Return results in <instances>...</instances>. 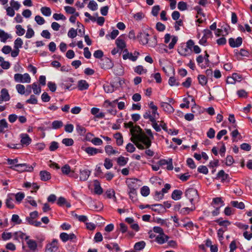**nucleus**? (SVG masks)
Returning a JSON list of instances; mask_svg holds the SVG:
<instances>
[{"mask_svg": "<svg viewBox=\"0 0 252 252\" xmlns=\"http://www.w3.org/2000/svg\"><path fill=\"white\" fill-rule=\"evenodd\" d=\"M60 238L61 240L65 243L68 240H73L76 238L75 235L73 233L67 234L65 232H62L60 234Z\"/></svg>", "mask_w": 252, "mask_h": 252, "instance_id": "nucleus-13", "label": "nucleus"}, {"mask_svg": "<svg viewBox=\"0 0 252 252\" xmlns=\"http://www.w3.org/2000/svg\"><path fill=\"white\" fill-rule=\"evenodd\" d=\"M216 221L220 226L223 227V229H227V227L231 224V222L228 220H223L222 218H219Z\"/></svg>", "mask_w": 252, "mask_h": 252, "instance_id": "nucleus-25", "label": "nucleus"}, {"mask_svg": "<svg viewBox=\"0 0 252 252\" xmlns=\"http://www.w3.org/2000/svg\"><path fill=\"white\" fill-rule=\"evenodd\" d=\"M114 137L116 140L117 145L118 146H122L124 142L122 134L120 132H117L114 135Z\"/></svg>", "mask_w": 252, "mask_h": 252, "instance_id": "nucleus-32", "label": "nucleus"}, {"mask_svg": "<svg viewBox=\"0 0 252 252\" xmlns=\"http://www.w3.org/2000/svg\"><path fill=\"white\" fill-rule=\"evenodd\" d=\"M139 53L137 51H135L133 54L131 53H129L127 49H126L123 51V58L126 60L129 59L130 60L134 62L137 59Z\"/></svg>", "mask_w": 252, "mask_h": 252, "instance_id": "nucleus-8", "label": "nucleus"}, {"mask_svg": "<svg viewBox=\"0 0 252 252\" xmlns=\"http://www.w3.org/2000/svg\"><path fill=\"white\" fill-rule=\"evenodd\" d=\"M88 7L92 11L96 10L98 8L97 4L94 0H91L88 4Z\"/></svg>", "mask_w": 252, "mask_h": 252, "instance_id": "nucleus-51", "label": "nucleus"}, {"mask_svg": "<svg viewBox=\"0 0 252 252\" xmlns=\"http://www.w3.org/2000/svg\"><path fill=\"white\" fill-rule=\"evenodd\" d=\"M13 237V234L11 232H3L1 234V238L3 241H7Z\"/></svg>", "mask_w": 252, "mask_h": 252, "instance_id": "nucleus-46", "label": "nucleus"}, {"mask_svg": "<svg viewBox=\"0 0 252 252\" xmlns=\"http://www.w3.org/2000/svg\"><path fill=\"white\" fill-rule=\"evenodd\" d=\"M195 209L194 205H192L191 208L185 207L180 210V214L182 215H186L189 214V213Z\"/></svg>", "mask_w": 252, "mask_h": 252, "instance_id": "nucleus-38", "label": "nucleus"}, {"mask_svg": "<svg viewBox=\"0 0 252 252\" xmlns=\"http://www.w3.org/2000/svg\"><path fill=\"white\" fill-rule=\"evenodd\" d=\"M10 4L11 5V7L16 10H18L21 6L19 2L15 1L14 0H11Z\"/></svg>", "mask_w": 252, "mask_h": 252, "instance_id": "nucleus-59", "label": "nucleus"}, {"mask_svg": "<svg viewBox=\"0 0 252 252\" xmlns=\"http://www.w3.org/2000/svg\"><path fill=\"white\" fill-rule=\"evenodd\" d=\"M89 86V84L86 80H81L78 82V88L79 90L83 91L88 89Z\"/></svg>", "mask_w": 252, "mask_h": 252, "instance_id": "nucleus-26", "label": "nucleus"}, {"mask_svg": "<svg viewBox=\"0 0 252 252\" xmlns=\"http://www.w3.org/2000/svg\"><path fill=\"white\" fill-rule=\"evenodd\" d=\"M21 138L20 142L22 145L28 146L32 142V139L27 133H21L20 135Z\"/></svg>", "mask_w": 252, "mask_h": 252, "instance_id": "nucleus-16", "label": "nucleus"}, {"mask_svg": "<svg viewBox=\"0 0 252 252\" xmlns=\"http://www.w3.org/2000/svg\"><path fill=\"white\" fill-rule=\"evenodd\" d=\"M61 170L63 174L66 175H69V174L72 171L71 170L70 167L68 164H65L61 168Z\"/></svg>", "mask_w": 252, "mask_h": 252, "instance_id": "nucleus-49", "label": "nucleus"}, {"mask_svg": "<svg viewBox=\"0 0 252 252\" xmlns=\"http://www.w3.org/2000/svg\"><path fill=\"white\" fill-rule=\"evenodd\" d=\"M106 194L108 198L110 199L112 198L114 201H116L117 198L115 196V192L114 189H109L107 190L106 192Z\"/></svg>", "mask_w": 252, "mask_h": 252, "instance_id": "nucleus-43", "label": "nucleus"}, {"mask_svg": "<svg viewBox=\"0 0 252 252\" xmlns=\"http://www.w3.org/2000/svg\"><path fill=\"white\" fill-rule=\"evenodd\" d=\"M76 129L77 133L80 135L85 134L86 131V128L80 125H77Z\"/></svg>", "mask_w": 252, "mask_h": 252, "instance_id": "nucleus-52", "label": "nucleus"}, {"mask_svg": "<svg viewBox=\"0 0 252 252\" xmlns=\"http://www.w3.org/2000/svg\"><path fill=\"white\" fill-rule=\"evenodd\" d=\"M84 150L89 156H94L98 153H102L103 152V151L101 149L91 147H87Z\"/></svg>", "mask_w": 252, "mask_h": 252, "instance_id": "nucleus-18", "label": "nucleus"}, {"mask_svg": "<svg viewBox=\"0 0 252 252\" xmlns=\"http://www.w3.org/2000/svg\"><path fill=\"white\" fill-rule=\"evenodd\" d=\"M164 43H168L170 39L171 38V42L169 44L168 47L169 49H172L174 48L175 45L177 43L178 41L177 36L173 35L171 36L169 33H166L164 35Z\"/></svg>", "mask_w": 252, "mask_h": 252, "instance_id": "nucleus-7", "label": "nucleus"}, {"mask_svg": "<svg viewBox=\"0 0 252 252\" xmlns=\"http://www.w3.org/2000/svg\"><path fill=\"white\" fill-rule=\"evenodd\" d=\"M185 195L192 205H194V201H198L199 199L197 191L193 188L187 189L185 192Z\"/></svg>", "mask_w": 252, "mask_h": 252, "instance_id": "nucleus-4", "label": "nucleus"}, {"mask_svg": "<svg viewBox=\"0 0 252 252\" xmlns=\"http://www.w3.org/2000/svg\"><path fill=\"white\" fill-rule=\"evenodd\" d=\"M16 89L18 93L21 94H25V87L23 85L17 84L16 85Z\"/></svg>", "mask_w": 252, "mask_h": 252, "instance_id": "nucleus-58", "label": "nucleus"}, {"mask_svg": "<svg viewBox=\"0 0 252 252\" xmlns=\"http://www.w3.org/2000/svg\"><path fill=\"white\" fill-rule=\"evenodd\" d=\"M16 33L19 36L23 35L25 32V30L24 29L22 28V27L20 25H18L16 26Z\"/></svg>", "mask_w": 252, "mask_h": 252, "instance_id": "nucleus-60", "label": "nucleus"}, {"mask_svg": "<svg viewBox=\"0 0 252 252\" xmlns=\"http://www.w3.org/2000/svg\"><path fill=\"white\" fill-rule=\"evenodd\" d=\"M8 127V124L5 119L0 120V133H4Z\"/></svg>", "mask_w": 252, "mask_h": 252, "instance_id": "nucleus-34", "label": "nucleus"}, {"mask_svg": "<svg viewBox=\"0 0 252 252\" xmlns=\"http://www.w3.org/2000/svg\"><path fill=\"white\" fill-rule=\"evenodd\" d=\"M14 79L16 82L21 83H29L31 81V78L27 73L23 74L16 73L14 74Z\"/></svg>", "mask_w": 252, "mask_h": 252, "instance_id": "nucleus-5", "label": "nucleus"}, {"mask_svg": "<svg viewBox=\"0 0 252 252\" xmlns=\"http://www.w3.org/2000/svg\"><path fill=\"white\" fill-rule=\"evenodd\" d=\"M116 44L118 48L121 50H123L126 47V44L125 41L121 37H118L116 40Z\"/></svg>", "mask_w": 252, "mask_h": 252, "instance_id": "nucleus-33", "label": "nucleus"}, {"mask_svg": "<svg viewBox=\"0 0 252 252\" xmlns=\"http://www.w3.org/2000/svg\"><path fill=\"white\" fill-rule=\"evenodd\" d=\"M23 44V40L20 37L17 38L14 41V49H19L22 47Z\"/></svg>", "mask_w": 252, "mask_h": 252, "instance_id": "nucleus-50", "label": "nucleus"}, {"mask_svg": "<svg viewBox=\"0 0 252 252\" xmlns=\"http://www.w3.org/2000/svg\"><path fill=\"white\" fill-rule=\"evenodd\" d=\"M100 65L102 68L109 69L112 68L114 65L112 61L108 58H105L101 60Z\"/></svg>", "mask_w": 252, "mask_h": 252, "instance_id": "nucleus-12", "label": "nucleus"}, {"mask_svg": "<svg viewBox=\"0 0 252 252\" xmlns=\"http://www.w3.org/2000/svg\"><path fill=\"white\" fill-rule=\"evenodd\" d=\"M141 194L143 196H147L150 194V189L147 186H144L141 189Z\"/></svg>", "mask_w": 252, "mask_h": 252, "instance_id": "nucleus-55", "label": "nucleus"}, {"mask_svg": "<svg viewBox=\"0 0 252 252\" xmlns=\"http://www.w3.org/2000/svg\"><path fill=\"white\" fill-rule=\"evenodd\" d=\"M39 174L42 181H46L51 178L50 173L46 171H41Z\"/></svg>", "mask_w": 252, "mask_h": 252, "instance_id": "nucleus-28", "label": "nucleus"}, {"mask_svg": "<svg viewBox=\"0 0 252 252\" xmlns=\"http://www.w3.org/2000/svg\"><path fill=\"white\" fill-rule=\"evenodd\" d=\"M73 216L75 217L78 220L81 222H85L88 220V218L86 216L84 215H78L76 214H73Z\"/></svg>", "mask_w": 252, "mask_h": 252, "instance_id": "nucleus-63", "label": "nucleus"}, {"mask_svg": "<svg viewBox=\"0 0 252 252\" xmlns=\"http://www.w3.org/2000/svg\"><path fill=\"white\" fill-rule=\"evenodd\" d=\"M177 51L180 55L184 57L190 56L192 52V51L191 50V49H189V48H188L184 43L181 44L178 47Z\"/></svg>", "mask_w": 252, "mask_h": 252, "instance_id": "nucleus-9", "label": "nucleus"}, {"mask_svg": "<svg viewBox=\"0 0 252 252\" xmlns=\"http://www.w3.org/2000/svg\"><path fill=\"white\" fill-rule=\"evenodd\" d=\"M228 42L230 47L232 48L238 47L242 43V38L241 37H238L236 39L230 38Z\"/></svg>", "mask_w": 252, "mask_h": 252, "instance_id": "nucleus-15", "label": "nucleus"}, {"mask_svg": "<svg viewBox=\"0 0 252 252\" xmlns=\"http://www.w3.org/2000/svg\"><path fill=\"white\" fill-rule=\"evenodd\" d=\"M146 245V243L144 241H141L137 242L134 246V249L135 251H140L143 249Z\"/></svg>", "mask_w": 252, "mask_h": 252, "instance_id": "nucleus-41", "label": "nucleus"}, {"mask_svg": "<svg viewBox=\"0 0 252 252\" xmlns=\"http://www.w3.org/2000/svg\"><path fill=\"white\" fill-rule=\"evenodd\" d=\"M119 32L117 30H114L110 34L106 35V38L107 39H114L118 35Z\"/></svg>", "mask_w": 252, "mask_h": 252, "instance_id": "nucleus-42", "label": "nucleus"}, {"mask_svg": "<svg viewBox=\"0 0 252 252\" xmlns=\"http://www.w3.org/2000/svg\"><path fill=\"white\" fill-rule=\"evenodd\" d=\"M40 10L42 14L45 16H50L51 14V9L48 7H42Z\"/></svg>", "mask_w": 252, "mask_h": 252, "instance_id": "nucleus-48", "label": "nucleus"}, {"mask_svg": "<svg viewBox=\"0 0 252 252\" xmlns=\"http://www.w3.org/2000/svg\"><path fill=\"white\" fill-rule=\"evenodd\" d=\"M59 241L53 239L51 242L47 244L45 252H59Z\"/></svg>", "mask_w": 252, "mask_h": 252, "instance_id": "nucleus-6", "label": "nucleus"}, {"mask_svg": "<svg viewBox=\"0 0 252 252\" xmlns=\"http://www.w3.org/2000/svg\"><path fill=\"white\" fill-rule=\"evenodd\" d=\"M160 105L163 111L167 113H172L174 111V109L169 103L161 102Z\"/></svg>", "mask_w": 252, "mask_h": 252, "instance_id": "nucleus-17", "label": "nucleus"}, {"mask_svg": "<svg viewBox=\"0 0 252 252\" xmlns=\"http://www.w3.org/2000/svg\"><path fill=\"white\" fill-rule=\"evenodd\" d=\"M230 203L232 206L239 209H243L245 208V204L242 202H238L237 201H232Z\"/></svg>", "mask_w": 252, "mask_h": 252, "instance_id": "nucleus-45", "label": "nucleus"}, {"mask_svg": "<svg viewBox=\"0 0 252 252\" xmlns=\"http://www.w3.org/2000/svg\"><path fill=\"white\" fill-rule=\"evenodd\" d=\"M197 171L198 172L205 175L207 174L208 173L207 167L204 165L199 166L197 168Z\"/></svg>", "mask_w": 252, "mask_h": 252, "instance_id": "nucleus-64", "label": "nucleus"}, {"mask_svg": "<svg viewBox=\"0 0 252 252\" xmlns=\"http://www.w3.org/2000/svg\"><path fill=\"white\" fill-rule=\"evenodd\" d=\"M105 247L110 251L115 249L117 252H118L120 250V248L116 243H111L109 244H106L105 245Z\"/></svg>", "mask_w": 252, "mask_h": 252, "instance_id": "nucleus-36", "label": "nucleus"}, {"mask_svg": "<svg viewBox=\"0 0 252 252\" xmlns=\"http://www.w3.org/2000/svg\"><path fill=\"white\" fill-rule=\"evenodd\" d=\"M38 216V213L37 211H35L31 212L29 217H26L25 223L33 225L36 227H42L41 226V222L39 221H37L35 219Z\"/></svg>", "mask_w": 252, "mask_h": 252, "instance_id": "nucleus-3", "label": "nucleus"}, {"mask_svg": "<svg viewBox=\"0 0 252 252\" xmlns=\"http://www.w3.org/2000/svg\"><path fill=\"white\" fill-rule=\"evenodd\" d=\"M94 192L95 194L100 195L103 192V189L101 187L99 183L97 181H95L94 184Z\"/></svg>", "mask_w": 252, "mask_h": 252, "instance_id": "nucleus-30", "label": "nucleus"}, {"mask_svg": "<svg viewBox=\"0 0 252 252\" xmlns=\"http://www.w3.org/2000/svg\"><path fill=\"white\" fill-rule=\"evenodd\" d=\"M104 166L107 169H109L111 168L113 166V163L112 162V160L108 158H106L104 159Z\"/></svg>", "mask_w": 252, "mask_h": 252, "instance_id": "nucleus-57", "label": "nucleus"}, {"mask_svg": "<svg viewBox=\"0 0 252 252\" xmlns=\"http://www.w3.org/2000/svg\"><path fill=\"white\" fill-rule=\"evenodd\" d=\"M11 38L10 34L0 29V39L2 42H5L8 38Z\"/></svg>", "mask_w": 252, "mask_h": 252, "instance_id": "nucleus-29", "label": "nucleus"}, {"mask_svg": "<svg viewBox=\"0 0 252 252\" xmlns=\"http://www.w3.org/2000/svg\"><path fill=\"white\" fill-rule=\"evenodd\" d=\"M149 34L145 31L139 32L137 35V38L142 45L149 44L150 47H155L157 44V40L156 36H153V38L149 40Z\"/></svg>", "mask_w": 252, "mask_h": 252, "instance_id": "nucleus-2", "label": "nucleus"}, {"mask_svg": "<svg viewBox=\"0 0 252 252\" xmlns=\"http://www.w3.org/2000/svg\"><path fill=\"white\" fill-rule=\"evenodd\" d=\"M131 141L140 150L149 148L151 146V140L144 133L140 132L130 138Z\"/></svg>", "mask_w": 252, "mask_h": 252, "instance_id": "nucleus-1", "label": "nucleus"}, {"mask_svg": "<svg viewBox=\"0 0 252 252\" xmlns=\"http://www.w3.org/2000/svg\"><path fill=\"white\" fill-rule=\"evenodd\" d=\"M31 86L34 94H39L41 93V87L38 86L36 83H33Z\"/></svg>", "mask_w": 252, "mask_h": 252, "instance_id": "nucleus-54", "label": "nucleus"}, {"mask_svg": "<svg viewBox=\"0 0 252 252\" xmlns=\"http://www.w3.org/2000/svg\"><path fill=\"white\" fill-rule=\"evenodd\" d=\"M196 62L197 63L198 65L202 69L205 68L206 67V65H205L204 62V58L202 55H199L196 58Z\"/></svg>", "mask_w": 252, "mask_h": 252, "instance_id": "nucleus-39", "label": "nucleus"}, {"mask_svg": "<svg viewBox=\"0 0 252 252\" xmlns=\"http://www.w3.org/2000/svg\"><path fill=\"white\" fill-rule=\"evenodd\" d=\"M10 99V96L8 90L5 88L2 89L0 93V103L3 101H8Z\"/></svg>", "mask_w": 252, "mask_h": 252, "instance_id": "nucleus-14", "label": "nucleus"}, {"mask_svg": "<svg viewBox=\"0 0 252 252\" xmlns=\"http://www.w3.org/2000/svg\"><path fill=\"white\" fill-rule=\"evenodd\" d=\"M212 203L218 206L219 207H221L224 205V202L221 197H216L213 198Z\"/></svg>", "mask_w": 252, "mask_h": 252, "instance_id": "nucleus-44", "label": "nucleus"}, {"mask_svg": "<svg viewBox=\"0 0 252 252\" xmlns=\"http://www.w3.org/2000/svg\"><path fill=\"white\" fill-rule=\"evenodd\" d=\"M28 238H29V236L21 231L15 232L13 233L14 240L19 241L20 239L28 240Z\"/></svg>", "mask_w": 252, "mask_h": 252, "instance_id": "nucleus-22", "label": "nucleus"}, {"mask_svg": "<svg viewBox=\"0 0 252 252\" xmlns=\"http://www.w3.org/2000/svg\"><path fill=\"white\" fill-rule=\"evenodd\" d=\"M169 237L164 233L158 235L156 238V241L159 244H162L168 241Z\"/></svg>", "mask_w": 252, "mask_h": 252, "instance_id": "nucleus-23", "label": "nucleus"}, {"mask_svg": "<svg viewBox=\"0 0 252 252\" xmlns=\"http://www.w3.org/2000/svg\"><path fill=\"white\" fill-rule=\"evenodd\" d=\"M183 192L181 190L178 189L174 190L172 193V198L174 200H178L181 198Z\"/></svg>", "mask_w": 252, "mask_h": 252, "instance_id": "nucleus-31", "label": "nucleus"}, {"mask_svg": "<svg viewBox=\"0 0 252 252\" xmlns=\"http://www.w3.org/2000/svg\"><path fill=\"white\" fill-rule=\"evenodd\" d=\"M139 180L137 179H130L126 182L128 190L135 189H138L137 182Z\"/></svg>", "mask_w": 252, "mask_h": 252, "instance_id": "nucleus-20", "label": "nucleus"}, {"mask_svg": "<svg viewBox=\"0 0 252 252\" xmlns=\"http://www.w3.org/2000/svg\"><path fill=\"white\" fill-rule=\"evenodd\" d=\"M134 71L138 74L146 73L147 70L143 67L142 65H138L134 68Z\"/></svg>", "mask_w": 252, "mask_h": 252, "instance_id": "nucleus-47", "label": "nucleus"}, {"mask_svg": "<svg viewBox=\"0 0 252 252\" xmlns=\"http://www.w3.org/2000/svg\"><path fill=\"white\" fill-rule=\"evenodd\" d=\"M128 160V158L120 156L117 159V162L119 165L121 166H125Z\"/></svg>", "mask_w": 252, "mask_h": 252, "instance_id": "nucleus-35", "label": "nucleus"}, {"mask_svg": "<svg viewBox=\"0 0 252 252\" xmlns=\"http://www.w3.org/2000/svg\"><path fill=\"white\" fill-rule=\"evenodd\" d=\"M34 32L33 30L31 28L30 26H28L25 37L27 38H31L34 35Z\"/></svg>", "mask_w": 252, "mask_h": 252, "instance_id": "nucleus-61", "label": "nucleus"}, {"mask_svg": "<svg viewBox=\"0 0 252 252\" xmlns=\"http://www.w3.org/2000/svg\"><path fill=\"white\" fill-rule=\"evenodd\" d=\"M91 113L97 118H103L105 116L104 114L102 112H99V109L96 107H93L91 109Z\"/></svg>", "mask_w": 252, "mask_h": 252, "instance_id": "nucleus-27", "label": "nucleus"}, {"mask_svg": "<svg viewBox=\"0 0 252 252\" xmlns=\"http://www.w3.org/2000/svg\"><path fill=\"white\" fill-rule=\"evenodd\" d=\"M80 180L85 181L88 180L91 174V171L88 169H80Z\"/></svg>", "mask_w": 252, "mask_h": 252, "instance_id": "nucleus-19", "label": "nucleus"}, {"mask_svg": "<svg viewBox=\"0 0 252 252\" xmlns=\"http://www.w3.org/2000/svg\"><path fill=\"white\" fill-rule=\"evenodd\" d=\"M27 241V244L28 248L32 252H34L37 248V243L35 241L28 238Z\"/></svg>", "mask_w": 252, "mask_h": 252, "instance_id": "nucleus-24", "label": "nucleus"}, {"mask_svg": "<svg viewBox=\"0 0 252 252\" xmlns=\"http://www.w3.org/2000/svg\"><path fill=\"white\" fill-rule=\"evenodd\" d=\"M106 154L108 156L116 155L120 154V152L114 149L111 145H106L104 148Z\"/></svg>", "mask_w": 252, "mask_h": 252, "instance_id": "nucleus-21", "label": "nucleus"}, {"mask_svg": "<svg viewBox=\"0 0 252 252\" xmlns=\"http://www.w3.org/2000/svg\"><path fill=\"white\" fill-rule=\"evenodd\" d=\"M73 82L74 80L72 78H67L63 81L60 85L63 89L71 90L74 89V88H71Z\"/></svg>", "mask_w": 252, "mask_h": 252, "instance_id": "nucleus-11", "label": "nucleus"}, {"mask_svg": "<svg viewBox=\"0 0 252 252\" xmlns=\"http://www.w3.org/2000/svg\"><path fill=\"white\" fill-rule=\"evenodd\" d=\"M16 170L19 172L28 171L31 172L33 170V167L27 163H21L15 164Z\"/></svg>", "mask_w": 252, "mask_h": 252, "instance_id": "nucleus-10", "label": "nucleus"}, {"mask_svg": "<svg viewBox=\"0 0 252 252\" xmlns=\"http://www.w3.org/2000/svg\"><path fill=\"white\" fill-rule=\"evenodd\" d=\"M52 128L55 129H57L63 126V123L61 121H54L52 124Z\"/></svg>", "mask_w": 252, "mask_h": 252, "instance_id": "nucleus-53", "label": "nucleus"}, {"mask_svg": "<svg viewBox=\"0 0 252 252\" xmlns=\"http://www.w3.org/2000/svg\"><path fill=\"white\" fill-rule=\"evenodd\" d=\"M0 65L4 69H8L10 67V63L8 61H5L3 57L0 56Z\"/></svg>", "mask_w": 252, "mask_h": 252, "instance_id": "nucleus-37", "label": "nucleus"}, {"mask_svg": "<svg viewBox=\"0 0 252 252\" xmlns=\"http://www.w3.org/2000/svg\"><path fill=\"white\" fill-rule=\"evenodd\" d=\"M11 221L16 224H20L22 223V220L18 215L14 214L12 216Z\"/></svg>", "mask_w": 252, "mask_h": 252, "instance_id": "nucleus-62", "label": "nucleus"}, {"mask_svg": "<svg viewBox=\"0 0 252 252\" xmlns=\"http://www.w3.org/2000/svg\"><path fill=\"white\" fill-rule=\"evenodd\" d=\"M197 78L199 81V83L202 86H204L207 84V78L204 75H199Z\"/></svg>", "mask_w": 252, "mask_h": 252, "instance_id": "nucleus-56", "label": "nucleus"}, {"mask_svg": "<svg viewBox=\"0 0 252 252\" xmlns=\"http://www.w3.org/2000/svg\"><path fill=\"white\" fill-rule=\"evenodd\" d=\"M217 178L221 179V181H224L228 178V175L221 170L217 174Z\"/></svg>", "mask_w": 252, "mask_h": 252, "instance_id": "nucleus-40", "label": "nucleus"}]
</instances>
